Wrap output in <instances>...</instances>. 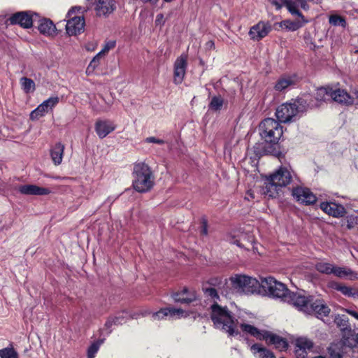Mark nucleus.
<instances>
[{
	"mask_svg": "<svg viewBox=\"0 0 358 358\" xmlns=\"http://www.w3.org/2000/svg\"><path fill=\"white\" fill-rule=\"evenodd\" d=\"M260 287L268 296L280 299L306 315H314L322 318L330 313V308L322 299L301 292H292L285 284L277 281L273 277L262 279Z\"/></svg>",
	"mask_w": 358,
	"mask_h": 358,
	"instance_id": "f257e3e1",
	"label": "nucleus"
},
{
	"mask_svg": "<svg viewBox=\"0 0 358 358\" xmlns=\"http://www.w3.org/2000/svg\"><path fill=\"white\" fill-rule=\"evenodd\" d=\"M203 291L205 297L213 302L210 306L211 319L215 326L224 330L229 336H237L238 331L229 311L226 307L218 305L220 296L217 289L211 287H203Z\"/></svg>",
	"mask_w": 358,
	"mask_h": 358,
	"instance_id": "f03ea898",
	"label": "nucleus"
},
{
	"mask_svg": "<svg viewBox=\"0 0 358 358\" xmlns=\"http://www.w3.org/2000/svg\"><path fill=\"white\" fill-rule=\"evenodd\" d=\"M132 187L139 193L150 191L155 185V175L145 162L138 161L133 165Z\"/></svg>",
	"mask_w": 358,
	"mask_h": 358,
	"instance_id": "7ed1b4c3",
	"label": "nucleus"
},
{
	"mask_svg": "<svg viewBox=\"0 0 358 358\" xmlns=\"http://www.w3.org/2000/svg\"><path fill=\"white\" fill-rule=\"evenodd\" d=\"M292 180L290 171L285 167H280L275 173L268 178L266 185V193L271 197H275L278 190L288 185Z\"/></svg>",
	"mask_w": 358,
	"mask_h": 358,
	"instance_id": "20e7f679",
	"label": "nucleus"
},
{
	"mask_svg": "<svg viewBox=\"0 0 358 358\" xmlns=\"http://www.w3.org/2000/svg\"><path fill=\"white\" fill-rule=\"evenodd\" d=\"M259 134L266 143L276 144L283 131L280 123L273 118L264 120L259 127Z\"/></svg>",
	"mask_w": 358,
	"mask_h": 358,
	"instance_id": "39448f33",
	"label": "nucleus"
},
{
	"mask_svg": "<svg viewBox=\"0 0 358 358\" xmlns=\"http://www.w3.org/2000/svg\"><path fill=\"white\" fill-rule=\"evenodd\" d=\"M232 288L239 294H253L258 291L260 282L247 275H235L230 278Z\"/></svg>",
	"mask_w": 358,
	"mask_h": 358,
	"instance_id": "423d86ee",
	"label": "nucleus"
},
{
	"mask_svg": "<svg viewBox=\"0 0 358 358\" xmlns=\"http://www.w3.org/2000/svg\"><path fill=\"white\" fill-rule=\"evenodd\" d=\"M300 105V101L295 100L279 106L275 111L276 117L280 122L286 123L292 121L301 111Z\"/></svg>",
	"mask_w": 358,
	"mask_h": 358,
	"instance_id": "0eeeda50",
	"label": "nucleus"
},
{
	"mask_svg": "<svg viewBox=\"0 0 358 358\" xmlns=\"http://www.w3.org/2000/svg\"><path fill=\"white\" fill-rule=\"evenodd\" d=\"M58 96H52L43 101L36 109L30 113L31 120H37L43 117L49 110H52L59 103Z\"/></svg>",
	"mask_w": 358,
	"mask_h": 358,
	"instance_id": "6e6552de",
	"label": "nucleus"
},
{
	"mask_svg": "<svg viewBox=\"0 0 358 358\" xmlns=\"http://www.w3.org/2000/svg\"><path fill=\"white\" fill-rule=\"evenodd\" d=\"M292 194L294 199L301 204L311 205L317 201L316 196L310 189L305 187L298 186L293 188Z\"/></svg>",
	"mask_w": 358,
	"mask_h": 358,
	"instance_id": "1a4fd4ad",
	"label": "nucleus"
},
{
	"mask_svg": "<svg viewBox=\"0 0 358 358\" xmlns=\"http://www.w3.org/2000/svg\"><path fill=\"white\" fill-rule=\"evenodd\" d=\"M74 8L69 10L68 15L70 19L67 21L66 25V30L69 35L73 36L80 34L84 30L85 27V19L83 17L75 16L71 17Z\"/></svg>",
	"mask_w": 358,
	"mask_h": 358,
	"instance_id": "9d476101",
	"label": "nucleus"
},
{
	"mask_svg": "<svg viewBox=\"0 0 358 358\" xmlns=\"http://www.w3.org/2000/svg\"><path fill=\"white\" fill-rule=\"evenodd\" d=\"M187 66V57L181 55L174 63L173 82L176 85L182 83L184 80Z\"/></svg>",
	"mask_w": 358,
	"mask_h": 358,
	"instance_id": "9b49d317",
	"label": "nucleus"
},
{
	"mask_svg": "<svg viewBox=\"0 0 358 358\" xmlns=\"http://www.w3.org/2000/svg\"><path fill=\"white\" fill-rule=\"evenodd\" d=\"M8 20L10 24H19L23 28H30L33 24L32 15L28 11L15 13Z\"/></svg>",
	"mask_w": 358,
	"mask_h": 358,
	"instance_id": "f8f14e48",
	"label": "nucleus"
},
{
	"mask_svg": "<svg viewBox=\"0 0 358 358\" xmlns=\"http://www.w3.org/2000/svg\"><path fill=\"white\" fill-rule=\"evenodd\" d=\"M320 208L329 215L336 218L343 217L346 213L345 208L335 202H322Z\"/></svg>",
	"mask_w": 358,
	"mask_h": 358,
	"instance_id": "ddd939ff",
	"label": "nucleus"
},
{
	"mask_svg": "<svg viewBox=\"0 0 358 358\" xmlns=\"http://www.w3.org/2000/svg\"><path fill=\"white\" fill-rule=\"evenodd\" d=\"M271 30V27L268 23L259 22L251 27L249 35L251 39L259 41L267 36Z\"/></svg>",
	"mask_w": 358,
	"mask_h": 358,
	"instance_id": "4468645a",
	"label": "nucleus"
},
{
	"mask_svg": "<svg viewBox=\"0 0 358 358\" xmlns=\"http://www.w3.org/2000/svg\"><path fill=\"white\" fill-rule=\"evenodd\" d=\"M116 128L113 122L109 120H98L95 123V131L100 138H105Z\"/></svg>",
	"mask_w": 358,
	"mask_h": 358,
	"instance_id": "2eb2a0df",
	"label": "nucleus"
},
{
	"mask_svg": "<svg viewBox=\"0 0 358 358\" xmlns=\"http://www.w3.org/2000/svg\"><path fill=\"white\" fill-rule=\"evenodd\" d=\"M184 315L185 312L180 308H162L159 311L152 313V319L153 321H157L163 320L166 317L180 318Z\"/></svg>",
	"mask_w": 358,
	"mask_h": 358,
	"instance_id": "dca6fc26",
	"label": "nucleus"
},
{
	"mask_svg": "<svg viewBox=\"0 0 358 358\" xmlns=\"http://www.w3.org/2000/svg\"><path fill=\"white\" fill-rule=\"evenodd\" d=\"M234 322L238 332L239 330L238 326L239 325L243 332L255 337L257 339L263 340L266 331H261L252 325L246 324L242 320L240 322L238 320H234Z\"/></svg>",
	"mask_w": 358,
	"mask_h": 358,
	"instance_id": "f3484780",
	"label": "nucleus"
},
{
	"mask_svg": "<svg viewBox=\"0 0 358 358\" xmlns=\"http://www.w3.org/2000/svg\"><path fill=\"white\" fill-rule=\"evenodd\" d=\"M331 100L346 105L353 103V98L345 90L331 87Z\"/></svg>",
	"mask_w": 358,
	"mask_h": 358,
	"instance_id": "a211bd4d",
	"label": "nucleus"
},
{
	"mask_svg": "<svg viewBox=\"0 0 358 358\" xmlns=\"http://www.w3.org/2000/svg\"><path fill=\"white\" fill-rule=\"evenodd\" d=\"M18 190L20 193L27 195H48L52 192L50 189L41 187L35 185H24L19 187Z\"/></svg>",
	"mask_w": 358,
	"mask_h": 358,
	"instance_id": "6ab92c4d",
	"label": "nucleus"
},
{
	"mask_svg": "<svg viewBox=\"0 0 358 358\" xmlns=\"http://www.w3.org/2000/svg\"><path fill=\"white\" fill-rule=\"evenodd\" d=\"M263 340H265L268 344L274 345L275 348L280 351L286 350L288 348V343L285 338L267 331Z\"/></svg>",
	"mask_w": 358,
	"mask_h": 358,
	"instance_id": "aec40b11",
	"label": "nucleus"
},
{
	"mask_svg": "<svg viewBox=\"0 0 358 358\" xmlns=\"http://www.w3.org/2000/svg\"><path fill=\"white\" fill-rule=\"evenodd\" d=\"M98 15H106L114 11L115 5L114 0H98L96 6Z\"/></svg>",
	"mask_w": 358,
	"mask_h": 358,
	"instance_id": "412c9836",
	"label": "nucleus"
},
{
	"mask_svg": "<svg viewBox=\"0 0 358 358\" xmlns=\"http://www.w3.org/2000/svg\"><path fill=\"white\" fill-rule=\"evenodd\" d=\"M175 301L182 303H189L196 300V295L194 292H189L187 288H184L181 292L173 294Z\"/></svg>",
	"mask_w": 358,
	"mask_h": 358,
	"instance_id": "4be33fe9",
	"label": "nucleus"
},
{
	"mask_svg": "<svg viewBox=\"0 0 358 358\" xmlns=\"http://www.w3.org/2000/svg\"><path fill=\"white\" fill-rule=\"evenodd\" d=\"M296 81V78L294 76H283L276 81L274 89L278 92H282L289 87L294 85Z\"/></svg>",
	"mask_w": 358,
	"mask_h": 358,
	"instance_id": "5701e85b",
	"label": "nucleus"
},
{
	"mask_svg": "<svg viewBox=\"0 0 358 358\" xmlns=\"http://www.w3.org/2000/svg\"><path fill=\"white\" fill-rule=\"evenodd\" d=\"M333 274L340 278H346L354 280L358 278L357 274L351 268L346 266H334Z\"/></svg>",
	"mask_w": 358,
	"mask_h": 358,
	"instance_id": "b1692460",
	"label": "nucleus"
},
{
	"mask_svg": "<svg viewBox=\"0 0 358 358\" xmlns=\"http://www.w3.org/2000/svg\"><path fill=\"white\" fill-rule=\"evenodd\" d=\"M252 354L257 358H275L273 353L269 350L255 343L250 347Z\"/></svg>",
	"mask_w": 358,
	"mask_h": 358,
	"instance_id": "393cba45",
	"label": "nucleus"
},
{
	"mask_svg": "<svg viewBox=\"0 0 358 358\" xmlns=\"http://www.w3.org/2000/svg\"><path fill=\"white\" fill-rule=\"evenodd\" d=\"M64 145L61 143H57L50 150V155L53 163L59 165L62 162Z\"/></svg>",
	"mask_w": 358,
	"mask_h": 358,
	"instance_id": "a878e982",
	"label": "nucleus"
},
{
	"mask_svg": "<svg viewBox=\"0 0 358 358\" xmlns=\"http://www.w3.org/2000/svg\"><path fill=\"white\" fill-rule=\"evenodd\" d=\"M38 30L41 34L47 36H52L56 34L55 25L51 20L47 19L41 20Z\"/></svg>",
	"mask_w": 358,
	"mask_h": 358,
	"instance_id": "bb28decb",
	"label": "nucleus"
},
{
	"mask_svg": "<svg viewBox=\"0 0 358 358\" xmlns=\"http://www.w3.org/2000/svg\"><path fill=\"white\" fill-rule=\"evenodd\" d=\"M281 1L284 3V6L287 8L291 15H296L303 20L304 16L299 10L297 0H281Z\"/></svg>",
	"mask_w": 358,
	"mask_h": 358,
	"instance_id": "cd10ccee",
	"label": "nucleus"
},
{
	"mask_svg": "<svg viewBox=\"0 0 358 358\" xmlns=\"http://www.w3.org/2000/svg\"><path fill=\"white\" fill-rule=\"evenodd\" d=\"M331 87H322L317 90L315 93V99L317 101H327L331 100Z\"/></svg>",
	"mask_w": 358,
	"mask_h": 358,
	"instance_id": "c85d7f7f",
	"label": "nucleus"
},
{
	"mask_svg": "<svg viewBox=\"0 0 358 358\" xmlns=\"http://www.w3.org/2000/svg\"><path fill=\"white\" fill-rule=\"evenodd\" d=\"M334 266L335 264L329 262H319L315 264V268L320 273L331 275L333 274Z\"/></svg>",
	"mask_w": 358,
	"mask_h": 358,
	"instance_id": "c756f323",
	"label": "nucleus"
},
{
	"mask_svg": "<svg viewBox=\"0 0 358 358\" xmlns=\"http://www.w3.org/2000/svg\"><path fill=\"white\" fill-rule=\"evenodd\" d=\"M22 90L26 94L32 93L36 90V85L33 80L27 77H22L20 80Z\"/></svg>",
	"mask_w": 358,
	"mask_h": 358,
	"instance_id": "7c9ffc66",
	"label": "nucleus"
},
{
	"mask_svg": "<svg viewBox=\"0 0 358 358\" xmlns=\"http://www.w3.org/2000/svg\"><path fill=\"white\" fill-rule=\"evenodd\" d=\"M104 55H103L101 52H98L92 59L90 64L88 65L86 73L87 74H91L94 72V71L99 66L100 64V61L102 57H103Z\"/></svg>",
	"mask_w": 358,
	"mask_h": 358,
	"instance_id": "2f4dec72",
	"label": "nucleus"
},
{
	"mask_svg": "<svg viewBox=\"0 0 358 358\" xmlns=\"http://www.w3.org/2000/svg\"><path fill=\"white\" fill-rule=\"evenodd\" d=\"M296 348H300L303 350H311L313 348V343L311 340L306 337H300L296 340Z\"/></svg>",
	"mask_w": 358,
	"mask_h": 358,
	"instance_id": "473e14b6",
	"label": "nucleus"
},
{
	"mask_svg": "<svg viewBox=\"0 0 358 358\" xmlns=\"http://www.w3.org/2000/svg\"><path fill=\"white\" fill-rule=\"evenodd\" d=\"M0 358H18V354L12 345L0 350Z\"/></svg>",
	"mask_w": 358,
	"mask_h": 358,
	"instance_id": "72a5a7b5",
	"label": "nucleus"
},
{
	"mask_svg": "<svg viewBox=\"0 0 358 358\" xmlns=\"http://www.w3.org/2000/svg\"><path fill=\"white\" fill-rule=\"evenodd\" d=\"M278 24L280 28L289 31H296L301 27V24L299 22H293L289 20H283L278 23Z\"/></svg>",
	"mask_w": 358,
	"mask_h": 358,
	"instance_id": "f704fd0d",
	"label": "nucleus"
},
{
	"mask_svg": "<svg viewBox=\"0 0 358 358\" xmlns=\"http://www.w3.org/2000/svg\"><path fill=\"white\" fill-rule=\"evenodd\" d=\"M329 22L334 26H341L343 27L346 26L345 18L338 15H331L329 18Z\"/></svg>",
	"mask_w": 358,
	"mask_h": 358,
	"instance_id": "c9c22d12",
	"label": "nucleus"
},
{
	"mask_svg": "<svg viewBox=\"0 0 358 358\" xmlns=\"http://www.w3.org/2000/svg\"><path fill=\"white\" fill-rule=\"evenodd\" d=\"M102 343V341H97L93 343L87 350L88 358H94L96 353L98 352L100 345Z\"/></svg>",
	"mask_w": 358,
	"mask_h": 358,
	"instance_id": "e433bc0d",
	"label": "nucleus"
},
{
	"mask_svg": "<svg viewBox=\"0 0 358 358\" xmlns=\"http://www.w3.org/2000/svg\"><path fill=\"white\" fill-rule=\"evenodd\" d=\"M223 103L224 100L221 96H214L211 99L210 107L215 110H218L222 107Z\"/></svg>",
	"mask_w": 358,
	"mask_h": 358,
	"instance_id": "4c0bfd02",
	"label": "nucleus"
},
{
	"mask_svg": "<svg viewBox=\"0 0 358 358\" xmlns=\"http://www.w3.org/2000/svg\"><path fill=\"white\" fill-rule=\"evenodd\" d=\"M343 295L346 296H353L358 298V289H353L352 287L343 285L340 291Z\"/></svg>",
	"mask_w": 358,
	"mask_h": 358,
	"instance_id": "58836bf2",
	"label": "nucleus"
},
{
	"mask_svg": "<svg viewBox=\"0 0 358 358\" xmlns=\"http://www.w3.org/2000/svg\"><path fill=\"white\" fill-rule=\"evenodd\" d=\"M115 45L116 43L115 41H107L104 44V46L102 48V50L99 52H101L103 55L106 56L110 50L113 49L115 47Z\"/></svg>",
	"mask_w": 358,
	"mask_h": 358,
	"instance_id": "ea45409f",
	"label": "nucleus"
},
{
	"mask_svg": "<svg viewBox=\"0 0 358 358\" xmlns=\"http://www.w3.org/2000/svg\"><path fill=\"white\" fill-rule=\"evenodd\" d=\"M358 224V216L353 215L347 217V227L352 229L355 225Z\"/></svg>",
	"mask_w": 358,
	"mask_h": 358,
	"instance_id": "a19ab883",
	"label": "nucleus"
},
{
	"mask_svg": "<svg viewBox=\"0 0 358 358\" xmlns=\"http://www.w3.org/2000/svg\"><path fill=\"white\" fill-rule=\"evenodd\" d=\"M201 229H200V234L202 236H208V222L207 220L205 218H202L201 222Z\"/></svg>",
	"mask_w": 358,
	"mask_h": 358,
	"instance_id": "79ce46f5",
	"label": "nucleus"
},
{
	"mask_svg": "<svg viewBox=\"0 0 358 358\" xmlns=\"http://www.w3.org/2000/svg\"><path fill=\"white\" fill-rule=\"evenodd\" d=\"M145 142L148 143H156L159 145L164 144V141L162 139L157 138L154 136L148 137L145 139Z\"/></svg>",
	"mask_w": 358,
	"mask_h": 358,
	"instance_id": "37998d69",
	"label": "nucleus"
},
{
	"mask_svg": "<svg viewBox=\"0 0 358 358\" xmlns=\"http://www.w3.org/2000/svg\"><path fill=\"white\" fill-rule=\"evenodd\" d=\"M344 285L336 281H332L329 283V287L334 290L340 292Z\"/></svg>",
	"mask_w": 358,
	"mask_h": 358,
	"instance_id": "c03bdc74",
	"label": "nucleus"
},
{
	"mask_svg": "<svg viewBox=\"0 0 358 358\" xmlns=\"http://www.w3.org/2000/svg\"><path fill=\"white\" fill-rule=\"evenodd\" d=\"M155 25L156 26H163L165 23V20H164V15L162 13H159L158 14L157 16H156V19H155Z\"/></svg>",
	"mask_w": 358,
	"mask_h": 358,
	"instance_id": "a18cd8bd",
	"label": "nucleus"
},
{
	"mask_svg": "<svg viewBox=\"0 0 358 358\" xmlns=\"http://www.w3.org/2000/svg\"><path fill=\"white\" fill-rule=\"evenodd\" d=\"M295 355L297 358H306L307 356V352L302 348H296L295 350Z\"/></svg>",
	"mask_w": 358,
	"mask_h": 358,
	"instance_id": "49530a36",
	"label": "nucleus"
},
{
	"mask_svg": "<svg viewBox=\"0 0 358 358\" xmlns=\"http://www.w3.org/2000/svg\"><path fill=\"white\" fill-rule=\"evenodd\" d=\"M269 2L275 7L277 10H280L282 6H284V3L281 1V0H268Z\"/></svg>",
	"mask_w": 358,
	"mask_h": 358,
	"instance_id": "de8ad7c7",
	"label": "nucleus"
},
{
	"mask_svg": "<svg viewBox=\"0 0 358 358\" xmlns=\"http://www.w3.org/2000/svg\"><path fill=\"white\" fill-rule=\"evenodd\" d=\"M112 318L115 319V321L117 323V324H114V325L122 324L125 321L124 316L123 315V314L120 315L118 316L112 317Z\"/></svg>",
	"mask_w": 358,
	"mask_h": 358,
	"instance_id": "09e8293b",
	"label": "nucleus"
},
{
	"mask_svg": "<svg viewBox=\"0 0 358 358\" xmlns=\"http://www.w3.org/2000/svg\"><path fill=\"white\" fill-rule=\"evenodd\" d=\"M299 6H300L302 9L307 10L309 8V6L308 4L307 0H297Z\"/></svg>",
	"mask_w": 358,
	"mask_h": 358,
	"instance_id": "8fccbe9b",
	"label": "nucleus"
},
{
	"mask_svg": "<svg viewBox=\"0 0 358 358\" xmlns=\"http://www.w3.org/2000/svg\"><path fill=\"white\" fill-rule=\"evenodd\" d=\"M114 324H117V323L115 321V319H113L111 317H109L108 319V320L106 321V322L105 324V327L107 329H110L112 327L113 325H114Z\"/></svg>",
	"mask_w": 358,
	"mask_h": 358,
	"instance_id": "3c124183",
	"label": "nucleus"
},
{
	"mask_svg": "<svg viewBox=\"0 0 358 358\" xmlns=\"http://www.w3.org/2000/svg\"><path fill=\"white\" fill-rule=\"evenodd\" d=\"M346 311L349 315H352V317H354L355 318L358 320V313L357 312H356L353 310H347Z\"/></svg>",
	"mask_w": 358,
	"mask_h": 358,
	"instance_id": "603ef678",
	"label": "nucleus"
},
{
	"mask_svg": "<svg viewBox=\"0 0 358 358\" xmlns=\"http://www.w3.org/2000/svg\"><path fill=\"white\" fill-rule=\"evenodd\" d=\"M143 3H151L152 4H156L159 0H141Z\"/></svg>",
	"mask_w": 358,
	"mask_h": 358,
	"instance_id": "864d4df0",
	"label": "nucleus"
},
{
	"mask_svg": "<svg viewBox=\"0 0 358 358\" xmlns=\"http://www.w3.org/2000/svg\"><path fill=\"white\" fill-rule=\"evenodd\" d=\"M250 197V198H254V196H253V194L250 191H248L247 192L245 198L249 200Z\"/></svg>",
	"mask_w": 358,
	"mask_h": 358,
	"instance_id": "5fc2aeb1",
	"label": "nucleus"
},
{
	"mask_svg": "<svg viewBox=\"0 0 358 358\" xmlns=\"http://www.w3.org/2000/svg\"><path fill=\"white\" fill-rule=\"evenodd\" d=\"M206 45L210 48L214 47V43L212 41H208Z\"/></svg>",
	"mask_w": 358,
	"mask_h": 358,
	"instance_id": "6e6d98bb",
	"label": "nucleus"
},
{
	"mask_svg": "<svg viewBox=\"0 0 358 358\" xmlns=\"http://www.w3.org/2000/svg\"><path fill=\"white\" fill-rule=\"evenodd\" d=\"M233 243L236 244V245H237L238 246H239V247H241V243H239V241H237V240L234 241L233 242Z\"/></svg>",
	"mask_w": 358,
	"mask_h": 358,
	"instance_id": "4d7b16f0",
	"label": "nucleus"
},
{
	"mask_svg": "<svg viewBox=\"0 0 358 358\" xmlns=\"http://www.w3.org/2000/svg\"><path fill=\"white\" fill-rule=\"evenodd\" d=\"M53 178H55V179H56V180L66 179V178H61V177H59V176L53 177Z\"/></svg>",
	"mask_w": 358,
	"mask_h": 358,
	"instance_id": "13d9d810",
	"label": "nucleus"
},
{
	"mask_svg": "<svg viewBox=\"0 0 358 358\" xmlns=\"http://www.w3.org/2000/svg\"><path fill=\"white\" fill-rule=\"evenodd\" d=\"M355 54H358V49L357 50L355 51Z\"/></svg>",
	"mask_w": 358,
	"mask_h": 358,
	"instance_id": "bf43d9fd",
	"label": "nucleus"
},
{
	"mask_svg": "<svg viewBox=\"0 0 358 358\" xmlns=\"http://www.w3.org/2000/svg\"><path fill=\"white\" fill-rule=\"evenodd\" d=\"M281 358H284V357H281Z\"/></svg>",
	"mask_w": 358,
	"mask_h": 358,
	"instance_id": "052dcab7",
	"label": "nucleus"
}]
</instances>
